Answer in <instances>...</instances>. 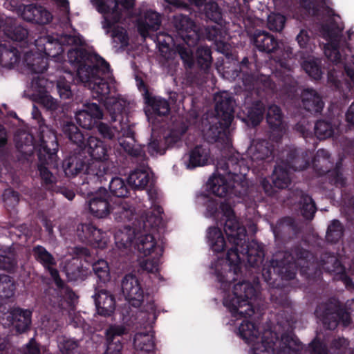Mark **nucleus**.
<instances>
[{"instance_id": "55", "label": "nucleus", "mask_w": 354, "mask_h": 354, "mask_svg": "<svg viewBox=\"0 0 354 354\" xmlns=\"http://www.w3.org/2000/svg\"><path fill=\"white\" fill-rule=\"evenodd\" d=\"M142 319H145V324L147 325L152 324L157 317L156 306L153 302L147 304L145 312L140 314Z\"/></svg>"}, {"instance_id": "35", "label": "nucleus", "mask_w": 354, "mask_h": 354, "mask_svg": "<svg viewBox=\"0 0 354 354\" xmlns=\"http://www.w3.org/2000/svg\"><path fill=\"white\" fill-rule=\"evenodd\" d=\"M84 161L78 156H71L65 160L63 167L65 174L73 177L80 173L84 168Z\"/></svg>"}, {"instance_id": "32", "label": "nucleus", "mask_w": 354, "mask_h": 354, "mask_svg": "<svg viewBox=\"0 0 354 354\" xmlns=\"http://www.w3.org/2000/svg\"><path fill=\"white\" fill-rule=\"evenodd\" d=\"M304 108L312 112H319L324 107L322 97L313 89H306L301 95Z\"/></svg>"}, {"instance_id": "53", "label": "nucleus", "mask_w": 354, "mask_h": 354, "mask_svg": "<svg viewBox=\"0 0 354 354\" xmlns=\"http://www.w3.org/2000/svg\"><path fill=\"white\" fill-rule=\"evenodd\" d=\"M88 243L97 248H104L108 241L106 233L95 227Z\"/></svg>"}, {"instance_id": "31", "label": "nucleus", "mask_w": 354, "mask_h": 354, "mask_svg": "<svg viewBox=\"0 0 354 354\" xmlns=\"http://www.w3.org/2000/svg\"><path fill=\"white\" fill-rule=\"evenodd\" d=\"M133 346L137 351L149 353L154 349L153 335L151 331L137 333L133 338Z\"/></svg>"}, {"instance_id": "2", "label": "nucleus", "mask_w": 354, "mask_h": 354, "mask_svg": "<svg viewBox=\"0 0 354 354\" xmlns=\"http://www.w3.org/2000/svg\"><path fill=\"white\" fill-rule=\"evenodd\" d=\"M83 44L82 37L75 32L57 39L50 36L41 37L30 44V52H24V59L32 72L41 73L47 69L48 58L61 61L64 46H74L68 50V58L77 67L80 80L91 91L94 98L104 102L112 120L120 122L125 102L116 95L114 80L109 74V65L95 53L86 54L82 48Z\"/></svg>"}, {"instance_id": "12", "label": "nucleus", "mask_w": 354, "mask_h": 354, "mask_svg": "<svg viewBox=\"0 0 354 354\" xmlns=\"http://www.w3.org/2000/svg\"><path fill=\"white\" fill-rule=\"evenodd\" d=\"M18 14L27 21H31L39 24L49 23L52 19V14L44 7L39 5L30 4L20 7Z\"/></svg>"}, {"instance_id": "54", "label": "nucleus", "mask_w": 354, "mask_h": 354, "mask_svg": "<svg viewBox=\"0 0 354 354\" xmlns=\"http://www.w3.org/2000/svg\"><path fill=\"white\" fill-rule=\"evenodd\" d=\"M58 346L63 354H72L77 348V343L73 339L62 337L59 339Z\"/></svg>"}, {"instance_id": "28", "label": "nucleus", "mask_w": 354, "mask_h": 354, "mask_svg": "<svg viewBox=\"0 0 354 354\" xmlns=\"http://www.w3.org/2000/svg\"><path fill=\"white\" fill-rule=\"evenodd\" d=\"M206 241L209 249L214 253H220L227 248L222 231L216 227H210L207 230Z\"/></svg>"}, {"instance_id": "29", "label": "nucleus", "mask_w": 354, "mask_h": 354, "mask_svg": "<svg viewBox=\"0 0 354 354\" xmlns=\"http://www.w3.org/2000/svg\"><path fill=\"white\" fill-rule=\"evenodd\" d=\"M151 179L149 168L142 167L133 171L129 176L128 183L135 189H144Z\"/></svg>"}, {"instance_id": "27", "label": "nucleus", "mask_w": 354, "mask_h": 354, "mask_svg": "<svg viewBox=\"0 0 354 354\" xmlns=\"http://www.w3.org/2000/svg\"><path fill=\"white\" fill-rule=\"evenodd\" d=\"M112 214L117 222L127 223L137 220L134 207L126 201L115 203L112 208Z\"/></svg>"}, {"instance_id": "6", "label": "nucleus", "mask_w": 354, "mask_h": 354, "mask_svg": "<svg viewBox=\"0 0 354 354\" xmlns=\"http://www.w3.org/2000/svg\"><path fill=\"white\" fill-rule=\"evenodd\" d=\"M96 10L102 15V28L111 33L113 41L121 46L128 44V36L119 26L123 13L133 8L135 0H92Z\"/></svg>"}, {"instance_id": "38", "label": "nucleus", "mask_w": 354, "mask_h": 354, "mask_svg": "<svg viewBox=\"0 0 354 354\" xmlns=\"http://www.w3.org/2000/svg\"><path fill=\"white\" fill-rule=\"evenodd\" d=\"M299 195L300 197L299 208L301 214L306 219L313 218L315 213L316 208L312 198L301 192H299Z\"/></svg>"}, {"instance_id": "47", "label": "nucleus", "mask_w": 354, "mask_h": 354, "mask_svg": "<svg viewBox=\"0 0 354 354\" xmlns=\"http://www.w3.org/2000/svg\"><path fill=\"white\" fill-rule=\"evenodd\" d=\"M93 270L101 281L106 282L109 280V268L106 261L100 259L95 262L93 265Z\"/></svg>"}, {"instance_id": "52", "label": "nucleus", "mask_w": 354, "mask_h": 354, "mask_svg": "<svg viewBox=\"0 0 354 354\" xmlns=\"http://www.w3.org/2000/svg\"><path fill=\"white\" fill-rule=\"evenodd\" d=\"M263 109V104L261 102H257L254 107L248 111V118L253 126L257 125L261 121Z\"/></svg>"}, {"instance_id": "56", "label": "nucleus", "mask_w": 354, "mask_h": 354, "mask_svg": "<svg viewBox=\"0 0 354 354\" xmlns=\"http://www.w3.org/2000/svg\"><path fill=\"white\" fill-rule=\"evenodd\" d=\"M205 14L209 19L217 22L221 18V12L214 2H209L205 6Z\"/></svg>"}, {"instance_id": "46", "label": "nucleus", "mask_w": 354, "mask_h": 354, "mask_svg": "<svg viewBox=\"0 0 354 354\" xmlns=\"http://www.w3.org/2000/svg\"><path fill=\"white\" fill-rule=\"evenodd\" d=\"M109 189L117 197H124L128 193L124 181L119 177L112 178L109 184Z\"/></svg>"}, {"instance_id": "36", "label": "nucleus", "mask_w": 354, "mask_h": 354, "mask_svg": "<svg viewBox=\"0 0 354 354\" xmlns=\"http://www.w3.org/2000/svg\"><path fill=\"white\" fill-rule=\"evenodd\" d=\"M12 23L13 20L11 18H6V27L3 28V31L5 35L12 40L23 41L28 35L27 30L19 26L14 28L8 26V25H12Z\"/></svg>"}, {"instance_id": "33", "label": "nucleus", "mask_w": 354, "mask_h": 354, "mask_svg": "<svg viewBox=\"0 0 354 354\" xmlns=\"http://www.w3.org/2000/svg\"><path fill=\"white\" fill-rule=\"evenodd\" d=\"M253 41L256 47L261 51L270 53L278 46V43L269 33L259 31L254 34Z\"/></svg>"}, {"instance_id": "15", "label": "nucleus", "mask_w": 354, "mask_h": 354, "mask_svg": "<svg viewBox=\"0 0 354 354\" xmlns=\"http://www.w3.org/2000/svg\"><path fill=\"white\" fill-rule=\"evenodd\" d=\"M121 134L126 139L118 137L119 144L127 153L135 157H142L144 151L142 147L136 143L133 138V131L130 127L126 124L120 123Z\"/></svg>"}, {"instance_id": "59", "label": "nucleus", "mask_w": 354, "mask_h": 354, "mask_svg": "<svg viewBox=\"0 0 354 354\" xmlns=\"http://www.w3.org/2000/svg\"><path fill=\"white\" fill-rule=\"evenodd\" d=\"M16 264L14 254L9 251L8 254L0 253V268L7 270H12Z\"/></svg>"}, {"instance_id": "1", "label": "nucleus", "mask_w": 354, "mask_h": 354, "mask_svg": "<svg viewBox=\"0 0 354 354\" xmlns=\"http://www.w3.org/2000/svg\"><path fill=\"white\" fill-rule=\"evenodd\" d=\"M206 199L205 216L215 221H224V231L232 247L227 250L226 258H218L211 263L209 270L218 282L223 294V304L230 313V320L227 323L237 327V334L250 346V354H274L272 340L266 339L271 335L267 331L259 337L258 327L248 320L254 313L252 299L255 296L256 288L246 281L235 282L242 276L243 258L247 255L248 264L260 267L263 261L262 246L255 241L246 244V231L241 226L232 204L225 201L218 204L216 200L204 196L198 199Z\"/></svg>"}, {"instance_id": "60", "label": "nucleus", "mask_w": 354, "mask_h": 354, "mask_svg": "<svg viewBox=\"0 0 354 354\" xmlns=\"http://www.w3.org/2000/svg\"><path fill=\"white\" fill-rule=\"evenodd\" d=\"M296 40L300 48L311 49V36L308 30H301L296 37Z\"/></svg>"}, {"instance_id": "41", "label": "nucleus", "mask_w": 354, "mask_h": 354, "mask_svg": "<svg viewBox=\"0 0 354 354\" xmlns=\"http://www.w3.org/2000/svg\"><path fill=\"white\" fill-rule=\"evenodd\" d=\"M319 64L320 62L318 59L310 57L303 62L302 67L309 76L315 80H319L322 75V71L319 68Z\"/></svg>"}, {"instance_id": "14", "label": "nucleus", "mask_w": 354, "mask_h": 354, "mask_svg": "<svg viewBox=\"0 0 354 354\" xmlns=\"http://www.w3.org/2000/svg\"><path fill=\"white\" fill-rule=\"evenodd\" d=\"M210 150L205 146H196L183 157V163L187 169L203 167L211 162Z\"/></svg>"}, {"instance_id": "34", "label": "nucleus", "mask_w": 354, "mask_h": 354, "mask_svg": "<svg viewBox=\"0 0 354 354\" xmlns=\"http://www.w3.org/2000/svg\"><path fill=\"white\" fill-rule=\"evenodd\" d=\"M272 148L265 140H254L248 149V155L252 160H263L272 153Z\"/></svg>"}, {"instance_id": "25", "label": "nucleus", "mask_w": 354, "mask_h": 354, "mask_svg": "<svg viewBox=\"0 0 354 354\" xmlns=\"http://www.w3.org/2000/svg\"><path fill=\"white\" fill-rule=\"evenodd\" d=\"M97 312L103 316L111 315L115 310V299L112 295L106 290L99 291L95 296Z\"/></svg>"}, {"instance_id": "43", "label": "nucleus", "mask_w": 354, "mask_h": 354, "mask_svg": "<svg viewBox=\"0 0 354 354\" xmlns=\"http://www.w3.org/2000/svg\"><path fill=\"white\" fill-rule=\"evenodd\" d=\"M15 285L12 279L7 275H0V297H11L14 295Z\"/></svg>"}, {"instance_id": "44", "label": "nucleus", "mask_w": 354, "mask_h": 354, "mask_svg": "<svg viewBox=\"0 0 354 354\" xmlns=\"http://www.w3.org/2000/svg\"><path fill=\"white\" fill-rule=\"evenodd\" d=\"M106 160H95L86 169V172L93 177L101 178L106 174L108 167Z\"/></svg>"}, {"instance_id": "61", "label": "nucleus", "mask_w": 354, "mask_h": 354, "mask_svg": "<svg viewBox=\"0 0 354 354\" xmlns=\"http://www.w3.org/2000/svg\"><path fill=\"white\" fill-rule=\"evenodd\" d=\"M324 269L327 270L328 272H333L337 274H344L345 272L344 268L340 265L339 262L335 257H328Z\"/></svg>"}, {"instance_id": "19", "label": "nucleus", "mask_w": 354, "mask_h": 354, "mask_svg": "<svg viewBox=\"0 0 354 354\" xmlns=\"http://www.w3.org/2000/svg\"><path fill=\"white\" fill-rule=\"evenodd\" d=\"M32 312L28 309L13 308L8 315L11 324L19 333L26 331L31 324Z\"/></svg>"}, {"instance_id": "8", "label": "nucleus", "mask_w": 354, "mask_h": 354, "mask_svg": "<svg viewBox=\"0 0 354 354\" xmlns=\"http://www.w3.org/2000/svg\"><path fill=\"white\" fill-rule=\"evenodd\" d=\"M174 24L179 37L183 41V44H174V47L183 62L188 66H191L194 63L191 47L194 46L199 39L198 30L192 21L182 15L174 17Z\"/></svg>"}, {"instance_id": "42", "label": "nucleus", "mask_w": 354, "mask_h": 354, "mask_svg": "<svg viewBox=\"0 0 354 354\" xmlns=\"http://www.w3.org/2000/svg\"><path fill=\"white\" fill-rule=\"evenodd\" d=\"M313 164V167L317 169H319V167H321L320 170L322 171L319 172L320 174H324L326 171L331 165L328 151L324 149L318 150Z\"/></svg>"}, {"instance_id": "4", "label": "nucleus", "mask_w": 354, "mask_h": 354, "mask_svg": "<svg viewBox=\"0 0 354 354\" xmlns=\"http://www.w3.org/2000/svg\"><path fill=\"white\" fill-rule=\"evenodd\" d=\"M243 160L237 162L230 158L225 162L221 160L216 165L217 174L208 180L207 188L213 194L218 197L231 198L241 194L238 187L246 185L245 175L249 166L241 167Z\"/></svg>"}, {"instance_id": "57", "label": "nucleus", "mask_w": 354, "mask_h": 354, "mask_svg": "<svg viewBox=\"0 0 354 354\" xmlns=\"http://www.w3.org/2000/svg\"><path fill=\"white\" fill-rule=\"evenodd\" d=\"M152 257L140 263L141 267L149 272L155 273L159 270L160 257L151 255Z\"/></svg>"}, {"instance_id": "23", "label": "nucleus", "mask_w": 354, "mask_h": 354, "mask_svg": "<svg viewBox=\"0 0 354 354\" xmlns=\"http://www.w3.org/2000/svg\"><path fill=\"white\" fill-rule=\"evenodd\" d=\"M324 306H319L315 311L316 316L320 318L323 324L326 326L329 329H334L338 322H342L344 326H348L351 322L350 316L347 313H330L327 312L325 315H322L321 311Z\"/></svg>"}, {"instance_id": "64", "label": "nucleus", "mask_w": 354, "mask_h": 354, "mask_svg": "<svg viewBox=\"0 0 354 354\" xmlns=\"http://www.w3.org/2000/svg\"><path fill=\"white\" fill-rule=\"evenodd\" d=\"M57 86L59 95L62 98L68 99L71 96L72 93L68 83L62 78L57 81Z\"/></svg>"}, {"instance_id": "13", "label": "nucleus", "mask_w": 354, "mask_h": 354, "mask_svg": "<svg viewBox=\"0 0 354 354\" xmlns=\"http://www.w3.org/2000/svg\"><path fill=\"white\" fill-rule=\"evenodd\" d=\"M103 113L95 103H88L84 105V109L75 114L77 122L83 128L91 129L96 124L97 120L102 118Z\"/></svg>"}, {"instance_id": "24", "label": "nucleus", "mask_w": 354, "mask_h": 354, "mask_svg": "<svg viewBox=\"0 0 354 354\" xmlns=\"http://www.w3.org/2000/svg\"><path fill=\"white\" fill-rule=\"evenodd\" d=\"M84 149L94 160H107L108 149L106 145L99 138L90 136L87 139Z\"/></svg>"}, {"instance_id": "39", "label": "nucleus", "mask_w": 354, "mask_h": 354, "mask_svg": "<svg viewBox=\"0 0 354 354\" xmlns=\"http://www.w3.org/2000/svg\"><path fill=\"white\" fill-rule=\"evenodd\" d=\"M272 182L274 187L280 189L286 188L290 183V176L286 169L278 165L274 170Z\"/></svg>"}, {"instance_id": "18", "label": "nucleus", "mask_w": 354, "mask_h": 354, "mask_svg": "<svg viewBox=\"0 0 354 354\" xmlns=\"http://www.w3.org/2000/svg\"><path fill=\"white\" fill-rule=\"evenodd\" d=\"M33 254L35 259L48 270L56 284L61 287L62 281L59 277L58 272L52 268L53 266L55 265V261L53 256L42 246L35 247Z\"/></svg>"}, {"instance_id": "48", "label": "nucleus", "mask_w": 354, "mask_h": 354, "mask_svg": "<svg viewBox=\"0 0 354 354\" xmlns=\"http://www.w3.org/2000/svg\"><path fill=\"white\" fill-rule=\"evenodd\" d=\"M17 147L21 149L24 153H31L35 148L33 145V138L31 135L25 132L16 137Z\"/></svg>"}, {"instance_id": "50", "label": "nucleus", "mask_w": 354, "mask_h": 354, "mask_svg": "<svg viewBox=\"0 0 354 354\" xmlns=\"http://www.w3.org/2000/svg\"><path fill=\"white\" fill-rule=\"evenodd\" d=\"M285 22V17L280 14L272 13L268 17V26L271 30H282L284 28Z\"/></svg>"}, {"instance_id": "11", "label": "nucleus", "mask_w": 354, "mask_h": 354, "mask_svg": "<svg viewBox=\"0 0 354 354\" xmlns=\"http://www.w3.org/2000/svg\"><path fill=\"white\" fill-rule=\"evenodd\" d=\"M108 193L106 189L100 187L95 192L91 194L88 201L90 213L97 218H105L110 213V207L108 203Z\"/></svg>"}, {"instance_id": "62", "label": "nucleus", "mask_w": 354, "mask_h": 354, "mask_svg": "<svg viewBox=\"0 0 354 354\" xmlns=\"http://www.w3.org/2000/svg\"><path fill=\"white\" fill-rule=\"evenodd\" d=\"M95 227L91 223L82 224L77 229V234L83 241L88 243Z\"/></svg>"}, {"instance_id": "21", "label": "nucleus", "mask_w": 354, "mask_h": 354, "mask_svg": "<svg viewBox=\"0 0 354 354\" xmlns=\"http://www.w3.org/2000/svg\"><path fill=\"white\" fill-rule=\"evenodd\" d=\"M63 270L71 281L83 279L87 271L80 267V261L77 257L64 256L61 262Z\"/></svg>"}, {"instance_id": "16", "label": "nucleus", "mask_w": 354, "mask_h": 354, "mask_svg": "<svg viewBox=\"0 0 354 354\" xmlns=\"http://www.w3.org/2000/svg\"><path fill=\"white\" fill-rule=\"evenodd\" d=\"M138 30L143 37H147L151 32L156 31L160 26V15L153 11L149 10L138 20Z\"/></svg>"}, {"instance_id": "9", "label": "nucleus", "mask_w": 354, "mask_h": 354, "mask_svg": "<svg viewBox=\"0 0 354 354\" xmlns=\"http://www.w3.org/2000/svg\"><path fill=\"white\" fill-rule=\"evenodd\" d=\"M41 143L38 148V156L41 162L39 171L46 183H53L55 178L42 164L51 165L55 162L58 147L57 137L55 133L48 127H41Z\"/></svg>"}, {"instance_id": "63", "label": "nucleus", "mask_w": 354, "mask_h": 354, "mask_svg": "<svg viewBox=\"0 0 354 354\" xmlns=\"http://www.w3.org/2000/svg\"><path fill=\"white\" fill-rule=\"evenodd\" d=\"M279 266L281 267L279 272L282 275V277L286 279L294 278L296 270V266L294 263H289L286 264V263L282 262L281 265L280 264Z\"/></svg>"}, {"instance_id": "26", "label": "nucleus", "mask_w": 354, "mask_h": 354, "mask_svg": "<svg viewBox=\"0 0 354 354\" xmlns=\"http://www.w3.org/2000/svg\"><path fill=\"white\" fill-rule=\"evenodd\" d=\"M125 328L122 326H113L107 330V346L104 354H120L122 346L119 336L124 334Z\"/></svg>"}, {"instance_id": "51", "label": "nucleus", "mask_w": 354, "mask_h": 354, "mask_svg": "<svg viewBox=\"0 0 354 354\" xmlns=\"http://www.w3.org/2000/svg\"><path fill=\"white\" fill-rule=\"evenodd\" d=\"M197 63L203 68H207L212 62L211 52L207 47L198 48L196 53Z\"/></svg>"}, {"instance_id": "37", "label": "nucleus", "mask_w": 354, "mask_h": 354, "mask_svg": "<svg viewBox=\"0 0 354 354\" xmlns=\"http://www.w3.org/2000/svg\"><path fill=\"white\" fill-rule=\"evenodd\" d=\"M339 129L324 120L318 121L315 126V133L319 139H326L339 133Z\"/></svg>"}, {"instance_id": "3", "label": "nucleus", "mask_w": 354, "mask_h": 354, "mask_svg": "<svg viewBox=\"0 0 354 354\" xmlns=\"http://www.w3.org/2000/svg\"><path fill=\"white\" fill-rule=\"evenodd\" d=\"M327 0H302V6L308 10L309 14L313 15H322V22L319 27V35L326 41L324 44V54L328 59L335 66L344 65L347 75L353 82L351 86L348 83H344L348 90L354 88V57L349 58L348 62H343L346 59V57L342 55L343 53L351 52L348 46H346L342 41V32L344 29V24L339 16L335 15L333 11L326 7ZM346 56H348L346 55Z\"/></svg>"}, {"instance_id": "10", "label": "nucleus", "mask_w": 354, "mask_h": 354, "mask_svg": "<svg viewBox=\"0 0 354 354\" xmlns=\"http://www.w3.org/2000/svg\"><path fill=\"white\" fill-rule=\"evenodd\" d=\"M122 292L126 300L133 306H140L144 299V292L139 279L133 274H127L122 279Z\"/></svg>"}, {"instance_id": "40", "label": "nucleus", "mask_w": 354, "mask_h": 354, "mask_svg": "<svg viewBox=\"0 0 354 354\" xmlns=\"http://www.w3.org/2000/svg\"><path fill=\"white\" fill-rule=\"evenodd\" d=\"M63 131L64 134L79 147L84 145V137L78 128L72 122H67L64 124Z\"/></svg>"}, {"instance_id": "5", "label": "nucleus", "mask_w": 354, "mask_h": 354, "mask_svg": "<svg viewBox=\"0 0 354 354\" xmlns=\"http://www.w3.org/2000/svg\"><path fill=\"white\" fill-rule=\"evenodd\" d=\"M216 116L203 120V135L208 142H221L230 146L229 127L233 120L234 102L230 93L223 91L214 95Z\"/></svg>"}, {"instance_id": "7", "label": "nucleus", "mask_w": 354, "mask_h": 354, "mask_svg": "<svg viewBox=\"0 0 354 354\" xmlns=\"http://www.w3.org/2000/svg\"><path fill=\"white\" fill-rule=\"evenodd\" d=\"M152 214L142 218L134 243V248L144 256L161 257L163 253V243L159 238L157 227L161 221L162 209L159 205L152 207Z\"/></svg>"}, {"instance_id": "17", "label": "nucleus", "mask_w": 354, "mask_h": 354, "mask_svg": "<svg viewBox=\"0 0 354 354\" xmlns=\"http://www.w3.org/2000/svg\"><path fill=\"white\" fill-rule=\"evenodd\" d=\"M45 81L41 79H35L32 82L31 88L33 91L32 96L39 100L46 109L55 110L57 106V101L48 95L44 89Z\"/></svg>"}, {"instance_id": "49", "label": "nucleus", "mask_w": 354, "mask_h": 354, "mask_svg": "<svg viewBox=\"0 0 354 354\" xmlns=\"http://www.w3.org/2000/svg\"><path fill=\"white\" fill-rule=\"evenodd\" d=\"M342 234V225L338 221L334 220L328 227L326 239L328 241L335 242L341 239Z\"/></svg>"}, {"instance_id": "45", "label": "nucleus", "mask_w": 354, "mask_h": 354, "mask_svg": "<svg viewBox=\"0 0 354 354\" xmlns=\"http://www.w3.org/2000/svg\"><path fill=\"white\" fill-rule=\"evenodd\" d=\"M18 61V57L14 50L8 49L5 44H0V64L10 66Z\"/></svg>"}, {"instance_id": "22", "label": "nucleus", "mask_w": 354, "mask_h": 354, "mask_svg": "<svg viewBox=\"0 0 354 354\" xmlns=\"http://www.w3.org/2000/svg\"><path fill=\"white\" fill-rule=\"evenodd\" d=\"M138 230L139 227L137 229L125 226L117 230L114 235L117 248L120 250H129L132 245L134 246Z\"/></svg>"}, {"instance_id": "58", "label": "nucleus", "mask_w": 354, "mask_h": 354, "mask_svg": "<svg viewBox=\"0 0 354 354\" xmlns=\"http://www.w3.org/2000/svg\"><path fill=\"white\" fill-rule=\"evenodd\" d=\"M99 133L104 138L107 139H113L116 136L121 133L120 129L119 130L116 127L111 128L104 123H100L97 126Z\"/></svg>"}, {"instance_id": "20", "label": "nucleus", "mask_w": 354, "mask_h": 354, "mask_svg": "<svg viewBox=\"0 0 354 354\" xmlns=\"http://www.w3.org/2000/svg\"><path fill=\"white\" fill-rule=\"evenodd\" d=\"M145 101L147 104L145 113L149 121L153 122V115H165L169 111L168 102L160 97H150L147 95Z\"/></svg>"}, {"instance_id": "30", "label": "nucleus", "mask_w": 354, "mask_h": 354, "mask_svg": "<svg viewBox=\"0 0 354 354\" xmlns=\"http://www.w3.org/2000/svg\"><path fill=\"white\" fill-rule=\"evenodd\" d=\"M267 122L272 129V133L278 136H281L285 132V126L282 121V115L279 108L276 105H272L269 107L267 113Z\"/></svg>"}]
</instances>
